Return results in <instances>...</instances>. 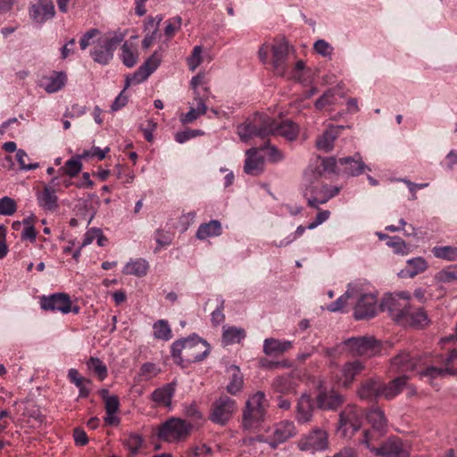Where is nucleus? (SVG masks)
Here are the masks:
<instances>
[{
    "label": "nucleus",
    "mask_w": 457,
    "mask_h": 457,
    "mask_svg": "<svg viewBox=\"0 0 457 457\" xmlns=\"http://www.w3.org/2000/svg\"><path fill=\"white\" fill-rule=\"evenodd\" d=\"M293 343L289 340L266 338L263 342V352L267 355H278L292 348Z\"/></svg>",
    "instance_id": "nucleus-36"
},
{
    "label": "nucleus",
    "mask_w": 457,
    "mask_h": 457,
    "mask_svg": "<svg viewBox=\"0 0 457 457\" xmlns=\"http://www.w3.org/2000/svg\"><path fill=\"white\" fill-rule=\"evenodd\" d=\"M325 174H328V172L323 171L322 165L318 162V157L314 159V163L309 165L303 172L301 189L308 205L312 208L318 209L320 204H326L337 195L341 190L338 186L315 184Z\"/></svg>",
    "instance_id": "nucleus-2"
},
{
    "label": "nucleus",
    "mask_w": 457,
    "mask_h": 457,
    "mask_svg": "<svg viewBox=\"0 0 457 457\" xmlns=\"http://www.w3.org/2000/svg\"><path fill=\"white\" fill-rule=\"evenodd\" d=\"M408 380L409 376L400 375L388 384L382 383V397H385L387 400L394 399L405 386H407Z\"/></svg>",
    "instance_id": "nucleus-31"
},
{
    "label": "nucleus",
    "mask_w": 457,
    "mask_h": 457,
    "mask_svg": "<svg viewBox=\"0 0 457 457\" xmlns=\"http://www.w3.org/2000/svg\"><path fill=\"white\" fill-rule=\"evenodd\" d=\"M419 360L410 356L409 353L401 351L390 361L389 371L394 374L407 375L408 372L420 369Z\"/></svg>",
    "instance_id": "nucleus-20"
},
{
    "label": "nucleus",
    "mask_w": 457,
    "mask_h": 457,
    "mask_svg": "<svg viewBox=\"0 0 457 457\" xmlns=\"http://www.w3.org/2000/svg\"><path fill=\"white\" fill-rule=\"evenodd\" d=\"M367 420L371 428L378 433L377 437L380 438L386 432L387 421L384 412L379 409H372L367 413Z\"/></svg>",
    "instance_id": "nucleus-35"
},
{
    "label": "nucleus",
    "mask_w": 457,
    "mask_h": 457,
    "mask_svg": "<svg viewBox=\"0 0 457 457\" xmlns=\"http://www.w3.org/2000/svg\"><path fill=\"white\" fill-rule=\"evenodd\" d=\"M153 336L155 339L169 341L172 337V331L166 320H159L153 324Z\"/></svg>",
    "instance_id": "nucleus-41"
},
{
    "label": "nucleus",
    "mask_w": 457,
    "mask_h": 457,
    "mask_svg": "<svg viewBox=\"0 0 457 457\" xmlns=\"http://www.w3.org/2000/svg\"><path fill=\"white\" fill-rule=\"evenodd\" d=\"M317 157L318 162H320L323 167V171L328 172V174L354 177L361 174L365 169L360 156L340 158L338 161L334 157Z\"/></svg>",
    "instance_id": "nucleus-5"
},
{
    "label": "nucleus",
    "mask_w": 457,
    "mask_h": 457,
    "mask_svg": "<svg viewBox=\"0 0 457 457\" xmlns=\"http://www.w3.org/2000/svg\"><path fill=\"white\" fill-rule=\"evenodd\" d=\"M306 228L307 227H303L302 225L298 226L294 233L288 235L285 239L281 240L279 243H274V245L277 247H284L288 245L292 242L295 241L298 237H300L304 233Z\"/></svg>",
    "instance_id": "nucleus-56"
},
{
    "label": "nucleus",
    "mask_w": 457,
    "mask_h": 457,
    "mask_svg": "<svg viewBox=\"0 0 457 457\" xmlns=\"http://www.w3.org/2000/svg\"><path fill=\"white\" fill-rule=\"evenodd\" d=\"M435 257L448 262L457 261V246H435L432 248Z\"/></svg>",
    "instance_id": "nucleus-45"
},
{
    "label": "nucleus",
    "mask_w": 457,
    "mask_h": 457,
    "mask_svg": "<svg viewBox=\"0 0 457 457\" xmlns=\"http://www.w3.org/2000/svg\"><path fill=\"white\" fill-rule=\"evenodd\" d=\"M181 18L179 16H176L171 20L167 21V24L164 29V33L168 37H171L174 33L180 28L181 26Z\"/></svg>",
    "instance_id": "nucleus-59"
},
{
    "label": "nucleus",
    "mask_w": 457,
    "mask_h": 457,
    "mask_svg": "<svg viewBox=\"0 0 457 457\" xmlns=\"http://www.w3.org/2000/svg\"><path fill=\"white\" fill-rule=\"evenodd\" d=\"M87 367L98 376L100 380H104L107 377V367L99 358L91 357L87 361Z\"/></svg>",
    "instance_id": "nucleus-47"
},
{
    "label": "nucleus",
    "mask_w": 457,
    "mask_h": 457,
    "mask_svg": "<svg viewBox=\"0 0 457 457\" xmlns=\"http://www.w3.org/2000/svg\"><path fill=\"white\" fill-rule=\"evenodd\" d=\"M363 412L355 405H347L339 414L337 433L345 438H352L361 426Z\"/></svg>",
    "instance_id": "nucleus-8"
},
{
    "label": "nucleus",
    "mask_w": 457,
    "mask_h": 457,
    "mask_svg": "<svg viewBox=\"0 0 457 457\" xmlns=\"http://www.w3.org/2000/svg\"><path fill=\"white\" fill-rule=\"evenodd\" d=\"M434 278L441 284H457V265H450L439 270Z\"/></svg>",
    "instance_id": "nucleus-42"
},
{
    "label": "nucleus",
    "mask_w": 457,
    "mask_h": 457,
    "mask_svg": "<svg viewBox=\"0 0 457 457\" xmlns=\"http://www.w3.org/2000/svg\"><path fill=\"white\" fill-rule=\"evenodd\" d=\"M148 262L144 259L131 260L124 266L122 272L137 277L145 276L148 270Z\"/></svg>",
    "instance_id": "nucleus-40"
},
{
    "label": "nucleus",
    "mask_w": 457,
    "mask_h": 457,
    "mask_svg": "<svg viewBox=\"0 0 457 457\" xmlns=\"http://www.w3.org/2000/svg\"><path fill=\"white\" fill-rule=\"evenodd\" d=\"M201 54H202V47L200 46H195L193 48L190 57L188 58V65H189L190 70H192V71L195 70L202 62Z\"/></svg>",
    "instance_id": "nucleus-58"
},
{
    "label": "nucleus",
    "mask_w": 457,
    "mask_h": 457,
    "mask_svg": "<svg viewBox=\"0 0 457 457\" xmlns=\"http://www.w3.org/2000/svg\"><path fill=\"white\" fill-rule=\"evenodd\" d=\"M428 269V263L425 258L419 256L409 259L406 267L399 272L401 278H412Z\"/></svg>",
    "instance_id": "nucleus-29"
},
{
    "label": "nucleus",
    "mask_w": 457,
    "mask_h": 457,
    "mask_svg": "<svg viewBox=\"0 0 457 457\" xmlns=\"http://www.w3.org/2000/svg\"><path fill=\"white\" fill-rule=\"evenodd\" d=\"M410 300L411 295L407 292L388 294L383 298L381 308L401 325L403 321L406 320V314L409 313Z\"/></svg>",
    "instance_id": "nucleus-6"
},
{
    "label": "nucleus",
    "mask_w": 457,
    "mask_h": 457,
    "mask_svg": "<svg viewBox=\"0 0 457 457\" xmlns=\"http://www.w3.org/2000/svg\"><path fill=\"white\" fill-rule=\"evenodd\" d=\"M210 353V345L197 336L175 341L171 345V354L175 359L187 363L204 360Z\"/></svg>",
    "instance_id": "nucleus-4"
},
{
    "label": "nucleus",
    "mask_w": 457,
    "mask_h": 457,
    "mask_svg": "<svg viewBox=\"0 0 457 457\" xmlns=\"http://www.w3.org/2000/svg\"><path fill=\"white\" fill-rule=\"evenodd\" d=\"M67 82V75L64 71H52L48 75L42 76L38 80V87L48 94L60 91Z\"/></svg>",
    "instance_id": "nucleus-22"
},
{
    "label": "nucleus",
    "mask_w": 457,
    "mask_h": 457,
    "mask_svg": "<svg viewBox=\"0 0 457 457\" xmlns=\"http://www.w3.org/2000/svg\"><path fill=\"white\" fill-rule=\"evenodd\" d=\"M260 149L265 160L270 162H277L284 158L283 154L273 145H262Z\"/></svg>",
    "instance_id": "nucleus-48"
},
{
    "label": "nucleus",
    "mask_w": 457,
    "mask_h": 457,
    "mask_svg": "<svg viewBox=\"0 0 457 457\" xmlns=\"http://www.w3.org/2000/svg\"><path fill=\"white\" fill-rule=\"evenodd\" d=\"M328 434L322 429H315L298 442L301 451L315 453L328 448Z\"/></svg>",
    "instance_id": "nucleus-21"
},
{
    "label": "nucleus",
    "mask_w": 457,
    "mask_h": 457,
    "mask_svg": "<svg viewBox=\"0 0 457 457\" xmlns=\"http://www.w3.org/2000/svg\"><path fill=\"white\" fill-rule=\"evenodd\" d=\"M298 127L290 120L277 122L273 118L256 113L237 128V133L243 141L259 138L264 140L270 136H281L288 141H294L298 134Z\"/></svg>",
    "instance_id": "nucleus-1"
},
{
    "label": "nucleus",
    "mask_w": 457,
    "mask_h": 457,
    "mask_svg": "<svg viewBox=\"0 0 457 457\" xmlns=\"http://www.w3.org/2000/svg\"><path fill=\"white\" fill-rule=\"evenodd\" d=\"M222 232L221 224L217 220L203 223L198 227L195 237L199 240H205L209 237H219Z\"/></svg>",
    "instance_id": "nucleus-37"
},
{
    "label": "nucleus",
    "mask_w": 457,
    "mask_h": 457,
    "mask_svg": "<svg viewBox=\"0 0 457 457\" xmlns=\"http://www.w3.org/2000/svg\"><path fill=\"white\" fill-rule=\"evenodd\" d=\"M299 378L293 374L278 377L272 383L273 389L280 394H295L299 386Z\"/></svg>",
    "instance_id": "nucleus-27"
},
{
    "label": "nucleus",
    "mask_w": 457,
    "mask_h": 457,
    "mask_svg": "<svg viewBox=\"0 0 457 457\" xmlns=\"http://www.w3.org/2000/svg\"><path fill=\"white\" fill-rule=\"evenodd\" d=\"M334 90L328 89L315 102V107L317 109H323L325 106L332 104L334 103Z\"/></svg>",
    "instance_id": "nucleus-57"
},
{
    "label": "nucleus",
    "mask_w": 457,
    "mask_h": 457,
    "mask_svg": "<svg viewBox=\"0 0 457 457\" xmlns=\"http://www.w3.org/2000/svg\"><path fill=\"white\" fill-rule=\"evenodd\" d=\"M313 415V403L311 396L303 394L296 405L295 419L298 423L306 424L312 420Z\"/></svg>",
    "instance_id": "nucleus-28"
},
{
    "label": "nucleus",
    "mask_w": 457,
    "mask_h": 457,
    "mask_svg": "<svg viewBox=\"0 0 457 457\" xmlns=\"http://www.w3.org/2000/svg\"><path fill=\"white\" fill-rule=\"evenodd\" d=\"M123 40L121 34L102 33L97 29L87 30L79 40V46L85 50L89 46L90 56L95 62L107 65L113 58L114 51Z\"/></svg>",
    "instance_id": "nucleus-3"
},
{
    "label": "nucleus",
    "mask_w": 457,
    "mask_h": 457,
    "mask_svg": "<svg viewBox=\"0 0 457 457\" xmlns=\"http://www.w3.org/2000/svg\"><path fill=\"white\" fill-rule=\"evenodd\" d=\"M174 394L175 386L173 383H169L155 389L151 395V400L156 406L170 408Z\"/></svg>",
    "instance_id": "nucleus-30"
},
{
    "label": "nucleus",
    "mask_w": 457,
    "mask_h": 457,
    "mask_svg": "<svg viewBox=\"0 0 457 457\" xmlns=\"http://www.w3.org/2000/svg\"><path fill=\"white\" fill-rule=\"evenodd\" d=\"M345 402V397L333 387H328L323 383L319 386V393L316 396V403L320 409L326 411H336Z\"/></svg>",
    "instance_id": "nucleus-16"
},
{
    "label": "nucleus",
    "mask_w": 457,
    "mask_h": 457,
    "mask_svg": "<svg viewBox=\"0 0 457 457\" xmlns=\"http://www.w3.org/2000/svg\"><path fill=\"white\" fill-rule=\"evenodd\" d=\"M330 216V212L329 211H320L318 212V214L316 215V218L315 220L309 223V225L307 226V228L308 229H313L315 228H317L319 225L322 224L323 222H325Z\"/></svg>",
    "instance_id": "nucleus-61"
},
{
    "label": "nucleus",
    "mask_w": 457,
    "mask_h": 457,
    "mask_svg": "<svg viewBox=\"0 0 457 457\" xmlns=\"http://www.w3.org/2000/svg\"><path fill=\"white\" fill-rule=\"evenodd\" d=\"M17 211V204L9 196L0 198V215L12 216Z\"/></svg>",
    "instance_id": "nucleus-51"
},
{
    "label": "nucleus",
    "mask_w": 457,
    "mask_h": 457,
    "mask_svg": "<svg viewBox=\"0 0 457 457\" xmlns=\"http://www.w3.org/2000/svg\"><path fill=\"white\" fill-rule=\"evenodd\" d=\"M364 370V363L361 361H353L345 363L341 369V375L338 382L344 387H349L358 376Z\"/></svg>",
    "instance_id": "nucleus-24"
},
{
    "label": "nucleus",
    "mask_w": 457,
    "mask_h": 457,
    "mask_svg": "<svg viewBox=\"0 0 457 457\" xmlns=\"http://www.w3.org/2000/svg\"><path fill=\"white\" fill-rule=\"evenodd\" d=\"M386 245L393 248L396 253L406 254L408 253L406 243L399 237L388 238Z\"/></svg>",
    "instance_id": "nucleus-55"
},
{
    "label": "nucleus",
    "mask_w": 457,
    "mask_h": 457,
    "mask_svg": "<svg viewBox=\"0 0 457 457\" xmlns=\"http://www.w3.org/2000/svg\"><path fill=\"white\" fill-rule=\"evenodd\" d=\"M265 395L257 392L246 401L243 413V426L249 429L259 424L265 414Z\"/></svg>",
    "instance_id": "nucleus-10"
},
{
    "label": "nucleus",
    "mask_w": 457,
    "mask_h": 457,
    "mask_svg": "<svg viewBox=\"0 0 457 457\" xmlns=\"http://www.w3.org/2000/svg\"><path fill=\"white\" fill-rule=\"evenodd\" d=\"M237 410L235 400L227 395L217 399L212 408L211 420L220 425H225Z\"/></svg>",
    "instance_id": "nucleus-15"
},
{
    "label": "nucleus",
    "mask_w": 457,
    "mask_h": 457,
    "mask_svg": "<svg viewBox=\"0 0 457 457\" xmlns=\"http://www.w3.org/2000/svg\"><path fill=\"white\" fill-rule=\"evenodd\" d=\"M86 159V154H77L69 159L59 172L68 175L70 178L77 176L82 169V160Z\"/></svg>",
    "instance_id": "nucleus-39"
},
{
    "label": "nucleus",
    "mask_w": 457,
    "mask_h": 457,
    "mask_svg": "<svg viewBox=\"0 0 457 457\" xmlns=\"http://www.w3.org/2000/svg\"><path fill=\"white\" fill-rule=\"evenodd\" d=\"M417 374L420 378H428V381L431 382L433 379L444 377L445 374L454 375L457 374V372L450 369H439L434 366H428L422 370L418 369Z\"/></svg>",
    "instance_id": "nucleus-44"
},
{
    "label": "nucleus",
    "mask_w": 457,
    "mask_h": 457,
    "mask_svg": "<svg viewBox=\"0 0 457 457\" xmlns=\"http://www.w3.org/2000/svg\"><path fill=\"white\" fill-rule=\"evenodd\" d=\"M245 155L244 171L251 176L260 175L263 171L265 161L260 147L247 150Z\"/></svg>",
    "instance_id": "nucleus-23"
},
{
    "label": "nucleus",
    "mask_w": 457,
    "mask_h": 457,
    "mask_svg": "<svg viewBox=\"0 0 457 457\" xmlns=\"http://www.w3.org/2000/svg\"><path fill=\"white\" fill-rule=\"evenodd\" d=\"M357 300L354 307L353 315L356 320H364L372 318L376 314V297L370 293H364L362 284H361V294L354 297Z\"/></svg>",
    "instance_id": "nucleus-18"
},
{
    "label": "nucleus",
    "mask_w": 457,
    "mask_h": 457,
    "mask_svg": "<svg viewBox=\"0 0 457 457\" xmlns=\"http://www.w3.org/2000/svg\"><path fill=\"white\" fill-rule=\"evenodd\" d=\"M207 106L205 100L200 96V92H195L194 96V102L187 113H181L179 120L183 124L191 123L195 120L200 115L205 113Z\"/></svg>",
    "instance_id": "nucleus-25"
},
{
    "label": "nucleus",
    "mask_w": 457,
    "mask_h": 457,
    "mask_svg": "<svg viewBox=\"0 0 457 457\" xmlns=\"http://www.w3.org/2000/svg\"><path fill=\"white\" fill-rule=\"evenodd\" d=\"M126 87L119 94V96L115 98L113 101L111 109L112 112H116L122 107H124L128 103V96L124 94V91L126 90Z\"/></svg>",
    "instance_id": "nucleus-64"
},
{
    "label": "nucleus",
    "mask_w": 457,
    "mask_h": 457,
    "mask_svg": "<svg viewBox=\"0 0 457 457\" xmlns=\"http://www.w3.org/2000/svg\"><path fill=\"white\" fill-rule=\"evenodd\" d=\"M406 320L402 322V326H411L418 328L427 327L430 320L427 312L423 308H417L412 310L411 307L409 309V313L406 314Z\"/></svg>",
    "instance_id": "nucleus-34"
},
{
    "label": "nucleus",
    "mask_w": 457,
    "mask_h": 457,
    "mask_svg": "<svg viewBox=\"0 0 457 457\" xmlns=\"http://www.w3.org/2000/svg\"><path fill=\"white\" fill-rule=\"evenodd\" d=\"M370 433H366L361 444L369 448L373 453L382 457H408L409 449L398 438H390L382 444L381 446H373L370 438Z\"/></svg>",
    "instance_id": "nucleus-12"
},
{
    "label": "nucleus",
    "mask_w": 457,
    "mask_h": 457,
    "mask_svg": "<svg viewBox=\"0 0 457 457\" xmlns=\"http://www.w3.org/2000/svg\"><path fill=\"white\" fill-rule=\"evenodd\" d=\"M36 197L38 205L46 211H54L58 206L55 190L50 186H46L37 192Z\"/></svg>",
    "instance_id": "nucleus-33"
},
{
    "label": "nucleus",
    "mask_w": 457,
    "mask_h": 457,
    "mask_svg": "<svg viewBox=\"0 0 457 457\" xmlns=\"http://www.w3.org/2000/svg\"><path fill=\"white\" fill-rule=\"evenodd\" d=\"M341 347L353 356L372 357L380 352L379 343L371 337H351Z\"/></svg>",
    "instance_id": "nucleus-11"
},
{
    "label": "nucleus",
    "mask_w": 457,
    "mask_h": 457,
    "mask_svg": "<svg viewBox=\"0 0 457 457\" xmlns=\"http://www.w3.org/2000/svg\"><path fill=\"white\" fill-rule=\"evenodd\" d=\"M142 445L143 438L137 434H130L124 439V445L132 454H137Z\"/></svg>",
    "instance_id": "nucleus-52"
},
{
    "label": "nucleus",
    "mask_w": 457,
    "mask_h": 457,
    "mask_svg": "<svg viewBox=\"0 0 457 457\" xmlns=\"http://www.w3.org/2000/svg\"><path fill=\"white\" fill-rule=\"evenodd\" d=\"M29 13L33 22L42 25L54 17V2L52 0H37L30 5Z\"/></svg>",
    "instance_id": "nucleus-19"
},
{
    "label": "nucleus",
    "mask_w": 457,
    "mask_h": 457,
    "mask_svg": "<svg viewBox=\"0 0 457 457\" xmlns=\"http://www.w3.org/2000/svg\"><path fill=\"white\" fill-rule=\"evenodd\" d=\"M229 375V382L227 385V391L231 395L239 393L244 386L243 375L237 366L231 365L227 369Z\"/></svg>",
    "instance_id": "nucleus-38"
},
{
    "label": "nucleus",
    "mask_w": 457,
    "mask_h": 457,
    "mask_svg": "<svg viewBox=\"0 0 457 457\" xmlns=\"http://www.w3.org/2000/svg\"><path fill=\"white\" fill-rule=\"evenodd\" d=\"M120 58L124 65L131 68L137 63L138 55L133 51L132 46L125 42L121 46Z\"/></svg>",
    "instance_id": "nucleus-46"
},
{
    "label": "nucleus",
    "mask_w": 457,
    "mask_h": 457,
    "mask_svg": "<svg viewBox=\"0 0 457 457\" xmlns=\"http://www.w3.org/2000/svg\"><path fill=\"white\" fill-rule=\"evenodd\" d=\"M359 294H361V283H351L348 285L345 293L337 298V301L328 305L327 310L331 312L342 311L348 299L357 297Z\"/></svg>",
    "instance_id": "nucleus-32"
},
{
    "label": "nucleus",
    "mask_w": 457,
    "mask_h": 457,
    "mask_svg": "<svg viewBox=\"0 0 457 457\" xmlns=\"http://www.w3.org/2000/svg\"><path fill=\"white\" fill-rule=\"evenodd\" d=\"M106 412H117L119 410V399L115 395L106 396L104 399Z\"/></svg>",
    "instance_id": "nucleus-63"
},
{
    "label": "nucleus",
    "mask_w": 457,
    "mask_h": 457,
    "mask_svg": "<svg viewBox=\"0 0 457 457\" xmlns=\"http://www.w3.org/2000/svg\"><path fill=\"white\" fill-rule=\"evenodd\" d=\"M344 129V126H329L316 143H333Z\"/></svg>",
    "instance_id": "nucleus-50"
},
{
    "label": "nucleus",
    "mask_w": 457,
    "mask_h": 457,
    "mask_svg": "<svg viewBox=\"0 0 457 457\" xmlns=\"http://www.w3.org/2000/svg\"><path fill=\"white\" fill-rule=\"evenodd\" d=\"M16 161L20 164L21 170H31L38 168L39 164L37 162H30L29 156L23 150L19 149L15 154Z\"/></svg>",
    "instance_id": "nucleus-49"
},
{
    "label": "nucleus",
    "mask_w": 457,
    "mask_h": 457,
    "mask_svg": "<svg viewBox=\"0 0 457 457\" xmlns=\"http://www.w3.org/2000/svg\"><path fill=\"white\" fill-rule=\"evenodd\" d=\"M162 16H156L155 18L150 17L145 24V31L149 33L157 34L159 29V24L162 21Z\"/></svg>",
    "instance_id": "nucleus-60"
},
{
    "label": "nucleus",
    "mask_w": 457,
    "mask_h": 457,
    "mask_svg": "<svg viewBox=\"0 0 457 457\" xmlns=\"http://www.w3.org/2000/svg\"><path fill=\"white\" fill-rule=\"evenodd\" d=\"M313 49L318 54L329 59H331L334 52V47L324 39H318L315 41L313 44Z\"/></svg>",
    "instance_id": "nucleus-53"
},
{
    "label": "nucleus",
    "mask_w": 457,
    "mask_h": 457,
    "mask_svg": "<svg viewBox=\"0 0 457 457\" xmlns=\"http://www.w3.org/2000/svg\"><path fill=\"white\" fill-rule=\"evenodd\" d=\"M245 337V332L243 328L236 327H228L223 328L222 342L225 345H233L240 343Z\"/></svg>",
    "instance_id": "nucleus-43"
},
{
    "label": "nucleus",
    "mask_w": 457,
    "mask_h": 457,
    "mask_svg": "<svg viewBox=\"0 0 457 457\" xmlns=\"http://www.w3.org/2000/svg\"><path fill=\"white\" fill-rule=\"evenodd\" d=\"M297 433L293 421L283 420L276 424L272 439L268 442L271 448H276L289 438L295 436ZM256 443H267L263 436L249 437L243 439V445L245 446H255Z\"/></svg>",
    "instance_id": "nucleus-7"
},
{
    "label": "nucleus",
    "mask_w": 457,
    "mask_h": 457,
    "mask_svg": "<svg viewBox=\"0 0 457 457\" xmlns=\"http://www.w3.org/2000/svg\"><path fill=\"white\" fill-rule=\"evenodd\" d=\"M161 60L162 55L158 52H154L131 76L126 78V87L146 80L157 70Z\"/></svg>",
    "instance_id": "nucleus-17"
},
{
    "label": "nucleus",
    "mask_w": 457,
    "mask_h": 457,
    "mask_svg": "<svg viewBox=\"0 0 457 457\" xmlns=\"http://www.w3.org/2000/svg\"><path fill=\"white\" fill-rule=\"evenodd\" d=\"M291 47L287 41L279 40L271 46L273 71L278 76H285L290 61Z\"/></svg>",
    "instance_id": "nucleus-13"
},
{
    "label": "nucleus",
    "mask_w": 457,
    "mask_h": 457,
    "mask_svg": "<svg viewBox=\"0 0 457 457\" xmlns=\"http://www.w3.org/2000/svg\"><path fill=\"white\" fill-rule=\"evenodd\" d=\"M40 306L46 311H56L62 314H67L71 312L79 313V308L73 306L70 296L64 293L53 294L48 296H42L40 298Z\"/></svg>",
    "instance_id": "nucleus-14"
},
{
    "label": "nucleus",
    "mask_w": 457,
    "mask_h": 457,
    "mask_svg": "<svg viewBox=\"0 0 457 457\" xmlns=\"http://www.w3.org/2000/svg\"><path fill=\"white\" fill-rule=\"evenodd\" d=\"M191 428V425L185 420L171 418L160 426L157 436L168 443L179 442L188 436Z\"/></svg>",
    "instance_id": "nucleus-9"
},
{
    "label": "nucleus",
    "mask_w": 457,
    "mask_h": 457,
    "mask_svg": "<svg viewBox=\"0 0 457 457\" xmlns=\"http://www.w3.org/2000/svg\"><path fill=\"white\" fill-rule=\"evenodd\" d=\"M357 395L366 400L382 397V382L377 378H369L361 384Z\"/></svg>",
    "instance_id": "nucleus-26"
},
{
    "label": "nucleus",
    "mask_w": 457,
    "mask_h": 457,
    "mask_svg": "<svg viewBox=\"0 0 457 457\" xmlns=\"http://www.w3.org/2000/svg\"><path fill=\"white\" fill-rule=\"evenodd\" d=\"M110 151L109 147L100 149L99 147H92L89 151H85L82 154H86V158L96 157L98 160L105 158L106 154Z\"/></svg>",
    "instance_id": "nucleus-62"
},
{
    "label": "nucleus",
    "mask_w": 457,
    "mask_h": 457,
    "mask_svg": "<svg viewBox=\"0 0 457 457\" xmlns=\"http://www.w3.org/2000/svg\"><path fill=\"white\" fill-rule=\"evenodd\" d=\"M160 373V369L152 362L144 363L139 370V376L144 380H150Z\"/></svg>",
    "instance_id": "nucleus-54"
}]
</instances>
